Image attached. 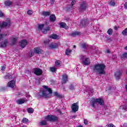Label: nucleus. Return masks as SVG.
<instances>
[{"label":"nucleus","mask_w":127,"mask_h":127,"mask_svg":"<svg viewBox=\"0 0 127 127\" xmlns=\"http://www.w3.org/2000/svg\"><path fill=\"white\" fill-rule=\"evenodd\" d=\"M44 89L41 90L39 94L40 97H42L45 99L51 98L52 97V90L47 85L43 86Z\"/></svg>","instance_id":"obj_1"},{"label":"nucleus","mask_w":127,"mask_h":127,"mask_svg":"<svg viewBox=\"0 0 127 127\" xmlns=\"http://www.w3.org/2000/svg\"><path fill=\"white\" fill-rule=\"evenodd\" d=\"M106 65L103 64H97L94 65L93 70L95 72H97L98 74H102L104 75L105 74V68Z\"/></svg>","instance_id":"obj_2"},{"label":"nucleus","mask_w":127,"mask_h":127,"mask_svg":"<svg viewBox=\"0 0 127 127\" xmlns=\"http://www.w3.org/2000/svg\"><path fill=\"white\" fill-rule=\"evenodd\" d=\"M57 120H58V118L56 116L48 115L45 117V120L40 122V126H46L47 125V121L55 122Z\"/></svg>","instance_id":"obj_3"},{"label":"nucleus","mask_w":127,"mask_h":127,"mask_svg":"<svg viewBox=\"0 0 127 127\" xmlns=\"http://www.w3.org/2000/svg\"><path fill=\"white\" fill-rule=\"evenodd\" d=\"M97 104H99L101 106H104L105 105V101L104 99L99 98H92L90 101V105L93 108L96 107Z\"/></svg>","instance_id":"obj_4"},{"label":"nucleus","mask_w":127,"mask_h":127,"mask_svg":"<svg viewBox=\"0 0 127 127\" xmlns=\"http://www.w3.org/2000/svg\"><path fill=\"white\" fill-rule=\"evenodd\" d=\"M80 59L83 64V65H85V66H88V65H90L91 63V61L89 58H87L86 56H80Z\"/></svg>","instance_id":"obj_5"},{"label":"nucleus","mask_w":127,"mask_h":127,"mask_svg":"<svg viewBox=\"0 0 127 127\" xmlns=\"http://www.w3.org/2000/svg\"><path fill=\"white\" fill-rule=\"evenodd\" d=\"M43 27H44V24H39L38 26L37 30H41L44 34L47 33V31L50 30V27H47L46 29H43Z\"/></svg>","instance_id":"obj_6"},{"label":"nucleus","mask_w":127,"mask_h":127,"mask_svg":"<svg viewBox=\"0 0 127 127\" xmlns=\"http://www.w3.org/2000/svg\"><path fill=\"white\" fill-rule=\"evenodd\" d=\"M9 25H10V20H9L6 22H1L0 21V28H2V27H6V26H9Z\"/></svg>","instance_id":"obj_7"},{"label":"nucleus","mask_w":127,"mask_h":127,"mask_svg":"<svg viewBox=\"0 0 127 127\" xmlns=\"http://www.w3.org/2000/svg\"><path fill=\"white\" fill-rule=\"evenodd\" d=\"M71 110L73 113H76V112H78L79 110V105L77 103H73L71 106Z\"/></svg>","instance_id":"obj_8"},{"label":"nucleus","mask_w":127,"mask_h":127,"mask_svg":"<svg viewBox=\"0 0 127 127\" xmlns=\"http://www.w3.org/2000/svg\"><path fill=\"white\" fill-rule=\"evenodd\" d=\"M8 43V40L7 39H5L0 43V47H2L3 48H4L6 46H7Z\"/></svg>","instance_id":"obj_9"},{"label":"nucleus","mask_w":127,"mask_h":127,"mask_svg":"<svg viewBox=\"0 0 127 127\" xmlns=\"http://www.w3.org/2000/svg\"><path fill=\"white\" fill-rule=\"evenodd\" d=\"M26 102H27V100L25 98L19 99L16 101V103L18 105H22V104H24Z\"/></svg>","instance_id":"obj_10"},{"label":"nucleus","mask_w":127,"mask_h":127,"mask_svg":"<svg viewBox=\"0 0 127 127\" xmlns=\"http://www.w3.org/2000/svg\"><path fill=\"white\" fill-rule=\"evenodd\" d=\"M28 43V42L26 40H23L19 43V44L22 48H24L27 45Z\"/></svg>","instance_id":"obj_11"},{"label":"nucleus","mask_w":127,"mask_h":127,"mask_svg":"<svg viewBox=\"0 0 127 127\" xmlns=\"http://www.w3.org/2000/svg\"><path fill=\"white\" fill-rule=\"evenodd\" d=\"M34 73L35 75H37L39 76V75H41L42 74V70L40 68H34Z\"/></svg>","instance_id":"obj_12"},{"label":"nucleus","mask_w":127,"mask_h":127,"mask_svg":"<svg viewBox=\"0 0 127 127\" xmlns=\"http://www.w3.org/2000/svg\"><path fill=\"white\" fill-rule=\"evenodd\" d=\"M115 76L116 78V80H119L120 78H121V76H122V71L118 70L115 72Z\"/></svg>","instance_id":"obj_13"},{"label":"nucleus","mask_w":127,"mask_h":127,"mask_svg":"<svg viewBox=\"0 0 127 127\" xmlns=\"http://www.w3.org/2000/svg\"><path fill=\"white\" fill-rule=\"evenodd\" d=\"M43 52V51L41 50L40 48H35L34 49V53H36L37 54H41Z\"/></svg>","instance_id":"obj_14"},{"label":"nucleus","mask_w":127,"mask_h":127,"mask_svg":"<svg viewBox=\"0 0 127 127\" xmlns=\"http://www.w3.org/2000/svg\"><path fill=\"white\" fill-rule=\"evenodd\" d=\"M8 87H10V88H14L15 87V81L11 80L7 84Z\"/></svg>","instance_id":"obj_15"},{"label":"nucleus","mask_w":127,"mask_h":127,"mask_svg":"<svg viewBox=\"0 0 127 127\" xmlns=\"http://www.w3.org/2000/svg\"><path fill=\"white\" fill-rule=\"evenodd\" d=\"M80 8L82 10H85L86 8H87V4H86V2L83 1L80 3Z\"/></svg>","instance_id":"obj_16"},{"label":"nucleus","mask_w":127,"mask_h":127,"mask_svg":"<svg viewBox=\"0 0 127 127\" xmlns=\"http://www.w3.org/2000/svg\"><path fill=\"white\" fill-rule=\"evenodd\" d=\"M50 49H55L58 47V44L52 43L49 46Z\"/></svg>","instance_id":"obj_17"},{"label":"nucleus","mask_w":127,"mask_h":127,"mask_svg":"<svg viewBox=\"0 0 127 127\" xmlns=\"http://www.w3.org/2000/svg\"><path fill=\"white\" fill-rule=\"evenodd\" d=\"M68 81V76L66 74L63 75L62 83L65 84Z\"/></svg>","instance_id":"obj_18"},{"label":"nucleus","mask_w":127,"mask_h":127,"mask_svg":"<svg viewBox=\"0 0 127 127\" xmlns=\"http://www.w3.org/2000/svg\"><path fill=\"white\" fill-rule=\"evenodd\" d=\"M61 38V37L56 34H52L50 36V38H52V39H60Z\"/></svg>","instance_id":"obj_19"},{"label":"nucleus","mask_w":127,"mask_h":127,"mask_svg":"<svg viewBox=\"0 0 127 127\" xmlns=\"http://www.w3.org/2000/svg\"><path fill=\"white\" fill-rule=\"evenodd\" d=\"M50 20L52 21V22H54L56 20V17L55 16V15L52 14L50 16Z\"/></svg>","instance_id":"obj_20"},{"label":"nucleus","mask_w":127,"mask_h":127,"mask_svg":"<svg viewBox=\"0 0 127 127\" xmlns=\"http://www.w3.org/2000/svg\"><path fill=\"white\" fill-rule=\"evenodd\" d=\"M60 25L62 28H66V29L68 28V26H67V25H66V23L64 22H62L60 23Z\"/></svg>","instance_id":"obj_21"},{"label":"nucleus","mask_w":127,"mask_h":127,"mask_svg":"<svg viewBox=\"0 0 127 127\" xmlns=\"http://www.w3.org/2000/svg\"><path fill=\"white\" fill-rule=\"evenodd\" d=\"M42 14L44 15V16H49V15L51 14V13L50 11H44L42 12Z\"/></svg>","instance_id":"obj_22"},{"label":"nucleus","mask_w":127,"mask_h":127,"mask_svg":"<svg viewBox=\"0 0 127 127\" xmlns=\"http://www.w3.org/2000/svg\"><path fill=\"white\" fill-rule=\"evenodd\" d=\"M80 34H81V33H80V32H74L71 33V36L75 37V36L77 35H80Z\"/></svg>","instance_id":"obj_23"},{"label":"nucleus","mask_w":127,"mask_h":127,"mask_svg":"<svg viewBox=\"0 0 127 127\" xmlns=\"http://www.w3.org/2000/svg\"><path fill=\"white\" fill-rule=\"evenodd\" d=\"M5 78L6 80H12V76L10 74H8L5 76Z\"/></svg>","instance_id":"obj_24"},{"label":"nucleus","mask_w":127,"mask_h":127,"mask_svg":"<svg viewBox=\"0 0 127 127\" xmlns=\"http://www.w3.org/2000/svg\"><path fill=\"white\" fill-rule=\"evenodd\" d=\"M4 4L6 6H9L11 5V1L9 0L5 1L4 2Z\"/></svg>","instance_id":"obj_25"},{"label":"nucleus","mask_w":127,"mask_h":127,"mask_svg":"<svg viewBox=\"0 0 127 127\" xmlns=\"http://www.w3.org/2000/svg\"><path fill=\"white\" fill-rule=\"evenodd\" d=\"M88 21L82 20L81 22V24L83 26H85V25H88Z\"/></svg>","instance_id":"obj_26"},{"label":"nucleus","mask_w":127,"mask_h":127,"mask_svg":"<svg viewBox=\"0 0 127 127\" xmlns=\"http://www.w3.org/2000/svg\"><path fill=\"white\" fill-rule=\"evenodd\" d=\"M27 111L29 114H33L34 109H33V108H27Z\"/></svg>","instance_id":"obj_27"},{"label":"nucleus","mask_w":127,"mask_h":127,"mask_svg":"<svg viewBox=\"0 0 127 127\" xmlns=\"http://www.w3.org/2000/svg\"><path fill=\"white\" fill-rule=\"evenodd\" d=\"M22 123H23V124H28L29 121L27 118H24L22 119Z\"/></svg>","instance_id":"obj_28"},{"label":"nucleus","mask_w":127,"mask_h":127,"mask_svg":"<svg viewBox=\"0 0 127 127\" xmlns=\"http://www.w3.org/2000/svg\"><path fill=\"white\" fill-rule=\"evenodd\" d=\"M71 52H72V50L67 49L65 51V54L66 55H70V54H71Z\"/></svg>","instance_id":"obj_29"},{"label":"nucleus","mask_w":127,"mask_h":127,"mask_svg":"<svg viewBox=\"0 0 127 127\" xmlns=\"http://www.w3.org/2000/svg\"><path fill=\"white\" fill-rule=\"evenodd\" d=\"M109 4L112 6H115V5H116V2H115V0H111L109 2Z\"/></svg>","instance_id":"obj_30"},{"label":"nucleus","mask_w":127,"mask_h":127,"mask_svg":"<svg viewBox=\"0 0 127 127\" xmlns=\"http://www.w3.org/2000/svg\"><path fill=\"white\" fill-rule=\"evenodd\" d=\"M87 47L88 44L86 43H84L81 45V48H82V49H86V48H87Z\"/></svg>","instance_id":"obj_31"},{"label":"nucleus","mask_w":127,"mask_h":127,"mask_svg":"<svg viewBox=\"0 0 127 127\" xmlns=\"http://www.w3.org/2000/svg\"><path fill=\"white\" fill-rule=\"evenodd\" d=\"M53 96H55L56 97H57L58 98H60L61 97V95L58 93L57 92H55L53 93Z\"/></svg>","instance_id":"obj_32"},{"label":"nucleus","mask_w":127,"mask_h":127,"mask_svg":"<svg viewBox=\"0 0 127 127\" xmlns=\"http://www.w3.org/2000/svg\"><path fill=\"white\" fill-rule=\"evenodd\" d=\"M113 29L111 28L108 29V30L107 31V33L108 34H109V35H112V34H113Z\"/></svg>","instance_id":"obj_33"},{"label":"nucleus","mask_w":127,"mask_h":127,"mask_svg":"<svg viewBox=\"0 0 127 127\" xmlns=\"http://www.w3.org/2000/svg\"><path fill=\"white\" fill-rule=\"evenodd\" d=\"M71 7H73L74 4H76V0H70Z\"/></svg>","instance_id":"obj_34"},{"label":"nucleus","mask_w":127,"mask_h":127,"mask_svg":"<svg viewBox=\"0 0 127 127\" xmlns=\"http://www.w3.org/2000/svg\"><path fill=\"white\" fill-rule=\"evenodd\" d=\"M122 34L125 36L127 35V28L123 31Z\"/></svg>","instance_id":"obj_35"},{"label":"nucleus","mask_w":127,"mask_h":127,"mask_svg":"<svg viewBox=\"0 0 127 127\" xmlns=\"http://www.w3.org/2000/svg\"><path fill=\"white\" fill-rule=\"evenodd\" d=\"M50 70L51 72H56V68H55V67H52L50 68Z\"/></svg>","instance_id":"obj_36"},{"label":"nucleus","mask_w":127,"mask_h":127,"mask_svg":"<svg viewBox=\"0 0 127 127\" xmlns=\"http://www.w3.org/2000/svg\"><path fill=\"white\" fill-rule=\"evenodd\" d=\"M27 13L28 14V15H32V14L33 13V11H32L31 10H28Z\"/></svg>","instance_id":"obj_37"},{"label":"nucleus","mask_w":127,"mask_h":127,"mask_svg":"<svg viewBox=\"0 0 127 127\" xmlns=\"http://www.w3.org/2000/svg\"><path fill=\"white\" fill-rule=\"evenodd\" d=\"M17 40V38H12V44H14V43H15V42H16Z\"/></svg>","instance_id":"obj_38"},{"label":"nucleus","mask_w":127,"mask_h":127,"mask_svg":"<svg viewBox=\"0 0 127 127\" xmlns=\"http://www.w3.org/2000/svg\"><path fill=\"white\" fill-rule=\"evenodd\" d=\"M69 89H70L71 91L75 90V86H74L73 85H70L69 86Z\"/></svg>","instance_id":"obj_39"},{"label":"nucleus","mask_w":127,"mask_h":127,"mask_svg":"<svg viewBox=\"0 0 127 127\" xmlns=\"http://www.w3.org/2000/svg\"><path fill=\"white\" fill-rule=\"evenodd\" d=\"M122 58H127V53H125L122 55Z\"/></svg>","instance_id":"obj_40"},{"label":"nucleus","mask_w":127,"mask_h":127,"mask_svg":"<svg viewBox=\"0 0 127 127\" xmlns=\"http://www.w3.org/2000/svg\"><path fill=\"white\" fill-rule=\"evenodd\" d=\"M61 62L60 61H57L55 62V65L56 66H59L60 65Z\"/></svg>","instance_id":"obj_41"},{"label":"nucleus","mask_w":127,"mask_h":127,"mask_svg":"<svg viewBox=\"0 0 127 127\" xmlns=\"http://www.w3.org/2000/svg\"><path fill=\"white\" fill-rule=\"evenodd\" d=\"M84 125H88V124H89V121H88V120H87V119H84Z\"/></svg>","instance_id":"obj_42"},{"label":"nucleus","mask_w":127,"mask_h":127,"mask_svg":"<svg viewBox=\"0 0 127 127\" xmlns=\"http://www.w3.org/2000/svg\"><path fill=\"white\" fill-rule=\"evenodd\" d=\"M108 127H116V126H115L113 124H110L108 125Z\"/></svg>","instance_id":"obj_43"},{"label":"nucleus","mask_w":127,"mask_h":127,"mask_svg":"<svg viewBox=\"0 0 127 127\" xmlns=\"http://www.w3.org/2000/svg\"><path fill=\"white\" fill-rule=\"evenodd\" d=\"M2 16H3V13L0 10V17H2Z\"/></svg>","instance_id":"obj_44"},{"label":"nucleus","mask_w":127,"mask_h":127,"mask_svg":"<svg viewBox=\"0 0 127 127\" xmlns=\"http://www.w3.org/2000/svg\"><path fill=\"white\" fill-rule=\"evenodd\" d=\"M1 71H4V70H5V66L3 65L2 66V68H1Z\"/></svg>","instance_id":"obj_45"},{"label":"nucleus","mask_w":127,"mask_h":127,"mask_svg":"<svg viewBox=\"0 0 127 127\" xmlns=\"http://www.w3.org/2000/svg\"><path fill=\"white\" fill-rule=\"evenodd\" d=\"M124 7H125V8H126V9H127V2H126L124 4Z\"/></svg>","instance_id":"obj_46"},{"label":"nucleus","mask_w":127,"mask_h":127,"mask_svg":"<svg viewBox=\"0 0 127 127\" xmlns=\"http://www.w3.org/2000/svg\"><path fill=\"white\" fill-rule=\"evenodd\" d=\"M29 55L30 57H32V56H33V54H32V53H29Z\"/></svg>","instance_id":"obj_47"},{"label":"nucleus","mask_w":127,"mask_h":127,"mask_svg":"<svg viewBox=\"0 0 127 127\" xmlns=\"http://www.w3.org/2000/svg\"><path fill=\"white\" fill-rule=\"evenodd\" d=\"M26 98H30V95L29 94H26Z\"/></svg>","instance_id":"obj_48"},{"label":"nucleus","mask_w":127,"mask_h":127,"mask_svg":"<svg viewBox=\"0 0 127 127\" xmlns=\"http://www.w3.org/2000/svg\"><path fill=\"white\" fill-rule=\"evenodd\" d=\"M114 29H115V30H117L118 29V27L115 26V27H114Z\"/></svg>","instance_id":"obj_49"},{"label":"nucleus","mask_w":127,"mask_h":127,"mask_svg":"<svg viewBox=\"0 0 127 127\" xmlns=\"http://www.w3.org/2000/svg\"><path fill=\"white\" fill-rule=\"evenodd\" d=\"M76 118V116H72V118L73 119H75Z\"/></svg>","instance_id":"obj_50"},{"label":"nucleus","mask_w":127,"mask_h":127,"mask_svg":"<svg viewBox=\"0 0 127 127\" xmlns=\"http://www.w3.org/2000/svg\"><path fill=\"white\" fill-rule=\"evenodd\" d=\"M126 91L127 92V85L126 86Z\"/></svg>","instance_id":"obj_51"},{"label":"nucleus","mask_w":127,"mask_h":127,"mask_svg":"<svg viewBox=\"0 0 127 127\" xmlns=\"http://www.w3.org/2000/svg\"><path fill=\"white\" fill-rule=\"evenodd\" d=\"M58 112H59V113H60V115H61V112L60 110H59Z\"/></svg>","instance_id":"obj_52"},{"label":"nucleus","mask_w":127,"mask_h":127,"mask_svg":"<svg viewBox=\"0 0 127 127\" xmlns=\"http://www.w3.org/2000/svg\"><path fill=\"white\" fill-rule=\"evenodd\" d=\"M125 49H126V50H127V46L126 47H125Z\"/></svg>","instance_id":"obj_53"},{"label":"nucleus","mask_w":127,"mask_h":127,"mask_svg":"<svg viewBox=\"0 0 127 127\" xmlns=\"http://www.w3.org/2000/svg\"><path fill=\"white\" fill-rule=\"evenodd\" d=\"M76 47V46H73V48H75Z\"/></svg>","instance_id":"obj_54"},{"label":"nucleus","mask_w":127,"mask_h":127,"mask_svg":"<svg viewBox=\"0 0 127 127\" xmlns=\"http://www.w3.org/2000/svg\"><path fill=\"white\" fill-rule=\"evenodd\" d=\"M107 53H109V51L108 50H107Z\"/></svg>","instance_id":"obj_55"}]
</instances>
